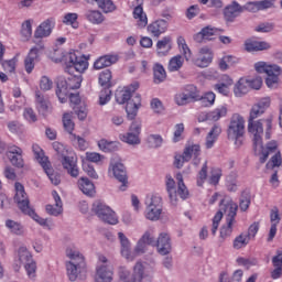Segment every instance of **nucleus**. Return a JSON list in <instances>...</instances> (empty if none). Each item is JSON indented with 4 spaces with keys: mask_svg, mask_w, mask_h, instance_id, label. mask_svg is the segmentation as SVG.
Instances as JSON below:
<instances>
[{
    "mask_svg": "<svg viewBox=\"0 0 282 282\" xmlns=\"http://www.w3.org/2000/svg\"><path fill=\"white\" fill-rule=\"evenodd\" d=\"M176 43H177L178 50H180L181 54H183L185 61H191L193 53L191 52L188 44H186V40L184 39V36H178Z\"/></svg>",
    "mask_w": 282,
    "mask_h": 282,
    "instance_id": "obj_48",
    "label": "nucleus"
},
{
    "mask_svg": "<svg viewBox=\"0 0 282 282\" xmlns=\"http://www.w3.org/2000/svg\"><path fill=\"white\" fill-rule=\"evenodd\" d=\"M263 127L265 129V139L270 140L272 138V120L270 118L248 121V132L252 137L254 151L263 149Z\"/></svg>",
    "mask_w": 282,
    "mask_h": 282,
    "instance_id": "obj_4",
    "label": "nucleus"
},
{
    "mask_svg": "<svg viewBox=\"0 0 282 282\" xmlns=\"http://www.w3.org/2000/svg\"><path fill=\"white\" fill-rule=\"evenodd\" d=\"M55 28L56 19L47 18L36 26L34 31V39H47L52 36V32H54Z\"/></svg>",
    "mask_w": 282,
    "mask_h": 282,
    "instance_id": "obj_17",
    "label": "nucleus"
},
{
    "mask_svg": "<svg viewBox=\"0 0 282 282\" xmlns=\"http://www.w3.org/2000/svg\"><path fill=\"white\" fill-rule=\"evenodd\" d=\"M216 98L217 96L213 91L204 93L202 96L198 95L202 107H213Z\"/></svg>",
    "mask_w": 282,
    "mask_h": 282,
    "instance_id": "obj_51",
    "label": "nucleus"
},
{
    "mask_svg": "<svg viewBox=\"0 0 282 282\" xmlns=\"http://www.w3.org/2000/svg\"><path fill=\"white\" fill-rule=\"evenodd\" d=\"M140 88L138 82L132 83L130 86H126L116 93V100L119 105H126V113L128 120H135L140 107H142V99L140 95H137L134 99H131L132 94Z\"/></svg>",
    "mask_w": 282,
    "mask_h": 282,
    "instance_id": "obj_3",
    "label": "nucleus"
},
{
    "mask_svg": "<svg viewBox=\"0 0 282 282\" xmlns=\"http://www.w3.org/2000/svg\"><path fill=\"white\" fill-rule=\"evenodd\" d=\"M239 63V59L232 55H225L219 59L218 67L221 72H226L228 67Z\"/></svg>",
    "mask_w": 282,
    "mask_h": 282,
    "instance_id": "obj_47",
    "label": "nucleus"
},
{
    "mask_svg": "<svg viewBox=\"0 0 282 282\" xmlns=\"http://www.w3.org/2000/svg\"><path fill=\"white\" fill-rule=\"evenodd\" d=\"M61 158L62 166L67 171L68 175H70V177H78V175H80V171L78 170V161L75 155L67 152Z\"/></svg>",
    "mask_w": 282,
    "mask_h": 282,
    "instance_id": "obj_19",
    "label": "nucleus"
},
{
    "mask_svg": "<svg viewBox=\"0 0 282 282\" xmlns=\"http://www.w3.org/2000/svg\"><path fill=\"white\" fill-rule=\"evenodd\" d=\"M66 257L69 261H66V273L69 281H78V279H85L87 274V263L85 262V256L80 253L76 246L72 245L66 248Z\"/></svg>",
    "mask_w": 282,
    "mask_h": 282,
    "instance_id": "obj_2",
    "label": "nucleus"
},
{
    "mask_svg": "<svg viewBox=\"0 0 282 282\" xmlns=\"http://www.w3.org/2000/svg\"><path fill=\"white\" fill-rule=\"evenodd\" d=\"M84 19L91 25H102L105 23V14L100 10L88 9L84 12Z\"/></svg>",
    "mask_w": 282,
    "mask_h": 282,
    "instance_id": "obj_31",
    "label": "nucleus"
},
{
    "mask_svg": "<svg viewBox=\"0 0 282 282\" xmlns=\"http://www.w3.org/2000/svg\"><path fill=\"white\" fill-rule=\"evenodd\" d=\"M96 3L99 10H101L105 14L116 12V3H113V0H97Z\"/></svg>",
    "mask_w": 282,
    "mask_h": 282,
    "instance_id": "obj_53",
    "label": "nucleus"
},
{
    "mask_svg": "<svg viewBox=\"0 0 282 282\" xmlns=\"http://www.w3.org/2000/svg\"><path fill=\"white\" fill-rule=\"evenodd\" d=\"M32 25H34V19H28L22 22L20 30L22 41H30L32 39Z\"/></svg>",
    "mask_w": 282,
    "mask_h": 282,
    "instance_id": "obj_43",
    "label": "nucleus"
},
{
    "mask_svg": "<svg viewBox=\"0 0 282 282\" xmlns=\"http://www.w3.org/2000/svg\"><path fill=\"white\" fill-rule=\"evenodd\" d=\"M166 30H169V21L164 19H158L148 25L149 34L155 39H160L162 34H166Z\"/></svg>",
    "mask_w": 282,
    "mask_h": 282,
    "instance_id": "obj_26",
    "label": "nucleus"
},
{
    "mask_svg": "<svg viewBox=\"0 0 282 282\" xmlns=\"http://www.w3.org/2000/svg\"><path fill=\"white\" fill-rule=\"evenodd\" d=\"M83 84V75H69L65 80L57 84L56 96L59 102H67V96L72 89H80Z\"/></svg>",
    "mask_w": 282,
    "mask_h": 282,
    "instance_id": "obj_9",
    "label": "nucleus"
},
{
    "mask_svg": "<svg viewBox=\"0 0 282 282\" xmlns=\"http://www.w3.org/2000/svg\"><path fill=\"white\" fill-rule=\"evenodd\" d=\"M105 160V155L98 152H86L85 162H91L93 164H100Z\"/></svg>",
    "mask_w": 282,
    "mask_h": 282,
    "instance_id": "obj_60",
    "label": "nucleus"
},
{
    "mask_svg": "<svg viewBox=\"0 0 282 282\" xmlns=\"http://www.w3.org/2000/svg\"><path fill=\"white\" fill-rule=\"evenodd\" d=\"M52 196L55 205H46V213L53 217H58V215L63 214V200H61V196L56 191L52 192Z\"/></svg>",
    "mask_w": 282,
    "mask_h": 282,
    "instance_id": "obj_32",
    "label": "nucleus"
},
{
    "mask_svg": "<svg viewBox=\"0 0 282 282\" xmlns=\"http://www.w3.org/2000/svg\"><path fill=\"white\" fill-rule=\"evenodd\" d=\"M62 23L64 25H68L69 28H73V30H78L79 23H78V13L68 12L65 13L62 18Z\"/></svg>",
    "mask_w": 282,
    "mask_h": 282,
    "instance_id": "obj_44",
    "label": "nucleus"
},
{
    "mask_svg": "<svg viewBox=\"0 0 282 282\" xmlns=\"http://www.w3.org/2000/svg\"><path fill=\"white\" fill-rule=\"evenodd\" d=\"M118 239L120 242L121 257L127 259V261H134L135 254H133V251H131V240H129V238L122 231L118 232Z\"/></svg>",
    "mask_w": 282,
    "mask_h": 282,
    "instance_id": "obj_24",
    "label": "nucleus"
},
{
    "mask_svg": "<svg viewBox=\"0 0 282 282\" xmlns=\"http://www.w3.org/2000/svg\"><path fill=\"white\" fill-rule=\"evenodd\" d=\"M144 1L143 0H137L135 7L132 11V17L137 23V26L142 30L149 25V18L147 17V12H144Z\"/></svg>",
    "mask_w": 282,
    "mask_h": 282,
    "instance_id": "obj_21",
    "label": "nucleus"
},
{
    "mask_svg": "<svg viewBox=\"0 0 282 282\" xmlns=\"http://www.w3.org/2000/svg\"><path fill=\"white\" fill-rule=\"evenodd\" d=\"M14 191V202L21 213L31 217L33 221H36V224L44 227L46 230H52L54 228L52 220L39 216L34 208L30 206V197L28 196V193H25V187L21 183H15Z\"/></svg>",
    "mask_w": 282,
    "mask_h": 282,
    "instance_id": "obj_1",
    "label": "nucleus"
},
{
    "mask_svg": "<svg viewBox=\"0 0 282 282\" xmlns=\"http://www.w3.org/2000/svg\"><path fill=\"white\" fill-rule=\"evenodd\" d=\"M108 175L121 183L120 191H127L128 181L124 164L118 161H111L108 167Z\"/></svg>",
    "mask_w": 282,
    "mask_h": 282,
    "instance_id": "obj_15",
    "label": "nucleus"
},
{
    "mask_svg": "<svg viewBox=\"0 0 282 282\" xmlns=\"http://www.w3.org/2000/svg\"><path fill=\"white\" fill-rule=\"evenodd\" d=\"M73 109L79 120H85L87 118V104L83 102L79 106L73 107Z\"/></svg>",
    "mask_w": 282,
    "mask_h": 282,
    "instance_id": "obj_63",
    "label": "nucleus"
},
{
    "mask_svg": "<svg viewBox=\"0 0 282 282\" xmlns=\"http://www.w3.org/2000/svg\"><path fill=\"white\" fill-rule=\"evenodd\" d=\"M176 182L177 188L175 187V180H173V176H165L166 192L169 194L170 204L172 206H177V204H180V197L181 199L188 198V188L184 184V176H182V173L176 174Z\"/></svg>",
    "mask_w": 282,
    "mask_h": 282,
    "instance_id": "obj_5",
    "label": "nucleus"
},
{
    "mask_svg": "<svg viewBox=\"0 0 282 282\" xmlns=\"http://www.w3.org/2000/svg\"><path fill=\"white\" fill-rule=\"evenodd\" d=\"M245 50H247V52H263V50H270V43L265 41L247 40Z\"/></svg>",
    "mask_w": 282,
    "mask_h": 282,
    "instance_id": "obj_36",
    "label": "nucleus"
},
{
    "mask_svg": "<svg viewBox=\"0 0 282 282\" xmlns=\"http://www.w3.org/2000/svg\"><path fill=\"white\" fill-rule=\"evenodd\" d=\"M241 12H243V7H241L237 1H232L231 4L224 9L226 21H235Z\"/></svg>",
    "mask_w": 282,
    "mask_h": 282,
    "instance_id": "obj_34",
    "label": "nucleus"
},
{
    "mask_svg": "<svg viewBox=\"0 0 282 282\" xmlns=\"http://www.w3.org/2000/svg\"><path fill=\"white\" fill-rule=\"evenodd\" d=\"M250 241L251 240L243 231L234 239L232 247L235 250H241L242 248H246Z\"/></svg>",
    "mask_w": 282,
    "mask_h": 282,
    "instance_id": "obj_52",
    "label": "nucleus"
},
{
    "mask_svg": "<svg viewBox=\"0 0 282 282\" xmlns=\"http://www.w3.org/2000/svg\"><path fill=\"white\" fill-rule=\"evenodd\" d=\"M162 196L160 194H149L145 197V219H149V221H160V217H162Z\"/></svg>",
    "mask_w": 282,
    "mask_h": 282,
    "instance_id": "obj_8",
    "label": "nucleus"
},
{
    "mask_svg": "<svg viewBox=\"0 0 282 282\" xmlns=\"http://www.w3.org/2000/svg\"><path fill=\"white\" fill-rule=\"evenodd\" d=\"M35 107L40 113V116H50L52 113V104H50V99L45 98V96L41 95L40 91L35 94Z\"/></svg>",
    "mask_w": 282,
    "mask_h": 282,
    "instance_id": "obj_29",
    "label": "nucleus"
},
{
    "mask_svg": "<svg viewBox=\"0 0 282 282\" xmlns=\"http://www.w3.org/2000/svg\"><path fill=\"white\" fill-rule=\"evenodd\" d=\"M111 70L105 69L99 73L98 83L104 89H109L111 87Z\"/></svg>",
    "mask_w": 282,
    "mask_h": 282,
    "instance_id": "obj_54",
    "label": "nucleus"
},
{
    "mask_svg": "<svg viewBox=\"0 0 282 282\" xmlns=\"http://www.w3.org/2000/svg\"><path fill=\"white\" fill-rule=\"evenodd\" d=\"M77 186L87 197H96V185L88 177H80L77 181Z\"/></svg>",
    "mask_w": 282,
    "mask_h": 282,
    "instance_id": "obj_30",
    "label": "nucleus"
},
{
    "mask_svg": "<svg viewBox=\"0 0 282 282\" xmlns=\"http://www.w3.org/2000/svg\"><path fill=\"white\" fill-rule=\"evenodd\" d=\"M99 151H102L104 153H113L116 151H119L120 149V142L118 141H109L107 139H100L97 142Z\"/></svg>",
    "mask_w": 282,
    "mask_h": 282,
    "instance_id": "obj_37",
    "label": "nucleus"
},
{
    "mask_svg": "<svg viewBox=\"0 0 282 282\" xmlns=\"http://www.w3.org/2000/svg\"><path fill=\"white\" fill-rule=\"evenodd\" d=\"M41 54H43V47L41 46L32 47L29 51V54L24 59V67H25L26 74H32V72H34V67L36 63L41 61Z\"/></svg>",
    "mask_w": 282,
    "mask_h": 282,
    "instance_id": "obj_22",
    "label": "nucleus"
},
{
    "mask_svg": "<svg viewBox=\"0 0 282 282\" xmlns=\"http://www.w3.org/2000/svg\"><path fill=\"white\" fill-rule=\"evenodd\" d=\"M156 252L162 257H166V254H171L173 251V242H171V235L169 232L163 231L159 235L156 242Z\"/></svg>",
    "mask_w": 282,
    "mask_h": 282,
    "instance_id": "obj_20",
    "label": "nucleus"
},
{
    "mask_svg": "<svg viewBox=\"0 0 282 282\" xmlns=\"http://www.w3.org/2000/svg\"><path fill=\"white\" fill-rule=\"evenodd\" d=\"M65 61V72H67V74H72L74 69L75 72H78V74H84V72H87V69H89V61L87 59V57L83 55L77 56L76 52L74 51H70L66 54Z\"/></svg>",
    "mask_w": 282,
    "mask_h": 282,
    "instance_id": "obj_12",
    "label": "nucleus"
},
{
    "mask_svg": "<svg viewBox=\"0 0 282 282\" xmlns=\"http://www.w3.org/2000/svg\"><path fill=\"white\" fill-rule=\"evenodd\" d=\"M238 208L237 203L232 200L223 202L220 205V210H224L225 215H227V226H223L220 229L221 239H228L232 235V226H235V217H237Z\"/></svg>",
    "mask_w": 282,
    "mask_h": 282,
    "instance_id": "obj_10",
    "label": "nucleus"
},
{
    "mask_svg": "<svg viewBox=\"0 0 282 282\" xmlns=\"http://www.w3.org/2000/svg\"><path fill=\"white\" fill-rule=\"evenodd\" d=\"M24 270L29 279H34L36 276V261L31 260L26 264H24Z\"/></svg>",
    "mask_w": 282,
    "mask_h": 282,
    "instance_id": "obj_64",
    "label": "nucleus"
},
{
    "mask_svg": "<svg viewBox=\"0 0 282 282\" xmlns=\"http://www.w3.org/2000/svg\"><path fill=\"white\" fill-rule=\"evenodd\" d=\"M228 116V105H220L213 110H209L210 122H219L221 118H226Z\"/></svg>",
    "mask_w": 282,
    "mask_h": 282,
    "instance_id": "obj_40",
    "label": "nucleus"
},
{
    "mask_svg": "<svg viewBox=\"0 0 282 282\" xmlns=\"http://www.w3.org/2000/svg\"><path fill=\"white\" fill-rule=\"evenodd\" d=\"M140 133H142V121H133L130 126V131L119 134V140L133 147L140 144Z\"/></svg>",
    "mask_w": 282,
    "mask_h": 282,
    "instance_id": "obj_16",
    "label": "nucleus"
},
{
    "mask_svg": "<svg viewBox=\"0 0 282 282\" xmlns=\"http://www.w3.org/2000/svg\"><path fill=\"white\" fill-rule=\"evenodd\" d=\"M34 258L32 257V253L30 250H28V247H20L18 250V261L21 263V265H25L26 263H30V261H33Z\"/></svg>",
    "mask_w": 282,
    "mask_h": 282,
    "instance_id": "obj_50",
    "label": "nucleus"
},
{
    "mask_svg": "<svg viewBox=\"0 0 282 282\" xmlns=\"http://www.w3.org/2000/svg\"><path fill=\"white\" fill-rule=\"evenodd\" d=\"M173 40H171V36H164L156 43V53L158 56H166L173 47Z\"/></svg>",
    "mask_w": 282,
    "mask_h": 282,
    "instance_id": "obj_35",
    "label": "nucleus"
},
{
    "mask_svg": "<svg viewBox=\"0 0 282 282\" xmlns=\"http://www.w3.org/2000/svg\"><path fill=\"white\" fill-rule=\"evenodd\" d=\"M246 135V119L239 113H234L230 118L227 129L228 140H232L235 147L243 144V137Z\"/></svg>",
    "mask_w": 282,
    "mask_h": 282,
    "instance_id": "obj_6",
    "label": "nucleus"
},
{
    "mask_svg": "<svg viewBox=\"0 0 282 282\" xmlns=\"http://www.w3.org/2000/svg\"><path fill=\"white\" fill-rule=\"evenodd\" d=\"M35 160L41 164L42 169H47V164H50V160L45 156L43 149L39 147V144H33L32 147Z\"/></svg>",
    "mask_w": 282,
    "mask_h": 282,
    "instance_id": "obj_45",
    "label": "nucleus"
},
{
    "mask_svg": "<svg viewBox=\"0 0 282 282\" xmlns=\"http://www.w3.org/2000/svg\"><path fill=\"white\" fill-rule=\"evenodd\" d=\"M4 226L7 228V230H9V232H11V235H23V225H21L18 221H14L12 219H7L4 223Z\"/></svg>",
    "mask_w": 282,
    "mask_h": 282,
    "instance_id": "obj_49",
    "label": "nucleus"
},
{
    "mask_svg": "<svg viewBox=\"0 0 282 282\" xmlns=\"http://www.w3.org/2000/svg\"><path fill=\"white\" fill-rule=\"evenodd\" d=\"M74 113L73 112H65L63 115V124L65 131H67L70 135H74Z\"/></svg>",
    "mask_w": 282,
    "mask_h": 282,
    "instance_id": "obj_55",
    "label": "nucleus"
},
{
    "mask_svg": "<svg viewBox=\"0 0 282 282\" xmlns=\"http://www.w3.org/2000/svg\"><path fill=\"white\" fill-rule=\"evenodd\" d=\"M174 100L178 107H184L189 102H197L199 100V93L195 86L188 85L175 95Z\"/></svg>",
    "mask_w": 282,
    "mask_h": 282,
    "instance_id": "obj_14",
    "label": "nucleus"
},
{
    "mask_svg": "<svg viewBox=\"0 0 282 282\" xmlns=\"http://www.w3.org/2000/svg\"><path fill=\"white\" fill-rule=\"evenodd\" d=\"M43 169L48 180H51V183L54 184V186H58V184H61V174L54 173L50 163H47V166Z\"/></svg>",
    "mask_w": 282,
    "mask_h": 282,
    "instance_id": "obj_58",
    "label": "nucleus"
},
{
    "mask_svg": "<svg viewBox=\"0 0 282 282\" xmlns=\"http://www.w3.org/2000/svg\"><path fill=\"white\" fill-rule=\"evenodd\" d=\"M221 169L213 167L210 171V175L207 178L208 184H210L212 186H217V184H219V180H221Z\"/></svg>",
    "mask_w": 282,
    "mask_h": 282,
    "instance_id": "obj_57",
    "label": "nucleus"
},
{
    "mask_svg": "<svg viewBox=\"0 0 282 282\" xmlns=\"http://www.w3.org/2000/svg\"><path fill=\"white\" fill-rule=\"evenodd\" d=\"M148 144L150 149H160L164 144V138L160 134H150L148 137Z\"/></svg>",
    "mask_w": 282,
    "mask_h": 282,
    "instance_id": "obj_56",
    "label": "nucleus"
},
{
    "mask_svg": "<svg viewBox=\"0 0 282 282\" xmlns=\"http://www.w3.org/2000/svg\"><path fill=\"white\" fill-rule=\"evenodd\" d=\"M95 282H113V264H111V261L105 254L98 256Z\"/></svg>",
    "mask_w": 282,
    "mask_h": 282,
    "instance_id": "obj_11",
    "label": "nucleus"
},
{
    "mask_svg": "<svg viewBox=\"0 0 282 282\" xmlns=\"http://www.w3.org/2000/svg\"><path fill=\"white\" fill-rule=\"evenodd\" d=\"M184 66V57L182 55L173 56L169 61L167 72H180L181 67Z\"/></svg>",
    "mask_w": 282,
    "mask_h": 282,
    "instance_id": "obj_46",
    "label": "nucleus"
},
{
    "mask_svg": "<svg viewBox=\"0 0 282 282\" xmlns=\"http://www.w3.org/2000/svg\"><path fill=\"white\" fill-rule=\"evenodd\" d=\"M194 63L197 67H208L213 63V50L208 46L200 47Z\"/></svg>",
    "mask_w": 282,
    "mask_h": 282,
    "instance_id": "obj_25",
    "label": "nucleus"
},
{
    "mask_svg": "<svg viewBox=\"0 0 282 282\" xmlns=\"http://www.w3.org/2000/svg\"><path fill=\"white\" fill-rule=\"evenodd\" d=\"M91 210L93 213H95V215H97L99 219H101V221H105V224H109L110 226H117L119 221L118 215L107 204L100 200H96L93 204Z\"/></svg>",
    "mask_w": 282,
    "mask_h": 282,
    "instance_id": "obj_13",
    "label": "nucleus"
},
{
    "mask_svg": "<svg viewBox=\"0 0 282 282\" xmlns=\"http://www.w3.org/2000/svg\"><path fill=\"white\" fill-rule=\"evenodd\" d=\"M254 70L258 74H267V79H265V85L270 88V89H274V87H276V85H279V77L282 74V68L281 66L276 65V64H270L268 62H257L254 65Z\"/></svg>",
    "mask_w": 282,
    "mask_h": 282,
    "instance_id": "obj_7",
    "label": "nucleus"
},
{
    "mask_svg": "<svg viewBox=\"0 0 282 282\" xmlns=\"http://www.w3.org/2000/svg\"><path fill=\"white\" fill-rule=\"evenodd\" d=\"M250 91V86L248 84V77H241L234 87V94L237 98L246 96Z\"/></svg>",
    "mask_w": 282,
    "mask_h": 282,
    "instance_id": "obj_41",
    "label": "nucleus"
},
{
    "mask_svg": "<svg viewBox=\"0 0 282 282\" xmlns=\"http://www.w3.org/2000/svg\"><path fill=\"white\" fill-rule=\"evenodd\" d=\"M270 107V97H264L259 100V102L254 104L250 110L249 120L248 121H254L260 116H263L265 113V109Z\"/></svg>",
    "mask_w": 282,
    "mask_h": 282,
    "instance_id": "obj_27",
    "label": "nucleus"
},
{
    "mask_svg": "<svg viewBox=\"0 0 282 282\" xmlns=\"http://www.w3.org/2000/svg\"><path fill=\"white\" fill-rule=\"evenodd\" d=\"M6 155L9 162H11L12 166H15L17 169H23L25 164L23 161V149L14 144H9L7 147Z\"/></svg>",
    "mask_w": 282,
    "mask_h": 282,
    "instance_id": "obj_18",
    "label": "nucleus"
},
{
    "mask_svg": "<svg viewBox=\"0 0 282 282\" xmlns=\"http://www.w3.org/2000/svg\"><path fill=\"white\" fill-rule=\"evenodd\" d=\"M152 72L155 85H160L161 83H164V80H166V69L162 64L155 63L152 67Z\"/></svg>",
    "mask_w": 282,
    "mask_h": 282,
    "instance_id": "obj_42",
    "label": "nucleus"
},
{
    "mask_svg": "<svg viewBox=\"0 0 282 282\" xmlns=\"http://www.w3.org/2000/svg\"><path fill=\"white\" fill-rule=\"evenodd\" d=\"M183 153L185 155V160H188L189 162L193 160V164L195 166L202 162V159H199V155H202V147H199V144H187Z\"/></svg>",
    "mask_w": 282,
    "mask_h": 282,
    "instance_id": "obj_28",
    "label": "nucleus"
},
{
    "mask_svg": "<svg viewBox=\"0 0 282 282\" xmlns=\"http://www.w3.org/2000/svg\"><path fill=\"white\" fill-rule=\"evenodd\" d=\"M184 123H177L174 126L173 142H181L184 140Z\"/></svg>",
    "mask_w": 282,
    "mask_h": 282,
    "instance_id": "obj_62",
    "label": "nucleus"
},
{
    "mask_svg": "<svg viewBox=\"0 0 282 282\" xmlns=\"http://www.w3.org/2000/svg\"><path fill=\"white\" fill-rule=\"evenodd\" d=\"M276 149H279V143L274 140L270 141L267 143V147L263 148L261 150H254L256 153L260 154V162L263 164L265 162V160H268V158L270 156V153H274V151H276Z\"/></svg>",
    "mask_w": 282,
    "mask_h": 282,
    "instance_id": "obj_38",
    "label": "nucleus"
},
{
    "mask_svg": "<svg viewBox=\"0 0 282 282\" xmlns=\"http://www.w3.org/2000/svg\"><path fill=\"white\" fill-rule=\"evenodd\" d=\"M23 107H25V97L13 99L9 105V109L10 111H13V113H19Z\"/></svg>",
    "mask_w": 282,
    "mask_h": 282,
    "instance_id": "obj_59",
    "label": "nucleus"
},
{
    "mask_svg": "<svg viewBox=\"0 0 282 282\" xmlns=\"http://www.w3.org/2000/svg\"><path fill=\"white\" fill-rule=\"evenodd\" d=\"M153 243H155V239L151 236V232L145 231L134 247V258L140 257V254H144V252L149 250V246H153Z\"/></svg>",
    "mask_w": 282,
    "mask_h": 282,
    "instance_id": "obj_23",
    "label": "nucleus"
},
{
    "mask_svg": "<svg viewBox=\"0 0 282 282\" xmlns=\"http://www.w3.org/2000/svg\"><path fill=\"white\" fill-rule=\"evenodd\" d=\"M118 63L117 54H107L97 58L94 63L95 69H105V67H111V65Z\"/></svg>",
    "mask_w": 282,
    "mask_h": 282,
    "instance_id": "obj_33",
    "label": "nucleus"
},
{
    "mask_svg": "<svg viewBox=\"0 0 282 282\" xmlns=\"http://www.w3.org/2000/svg\"><path fill=\"white\" fill-rule=\"evenodd\" d=\"M83 171L88 175V177H91V180H98V172H96L94 165L89 164V162L85 160H83Z\"/></svg>",
    "mask_w": 282,
    "mask_h": 282,
    "instance_id": "obj_61",
    "label": "nucleus"
},
{
    "mask_svg": "<svg viewBox=\"0 0 282 282\" xmlns=\"http://www.w3.org/2000/svg\"><path fill=\"white\" fill-rule=\"evenodd\" d=\"M219 135H221V126L214 124L206 137V142H205L206 149H213V147H215V142H217V138H219Z\"/></svg>",
    "mask_w": 282,
    "mask_h": 282,
    "instance_id": "obj_39",
    "label": "nucleus"
}]
</instances>
